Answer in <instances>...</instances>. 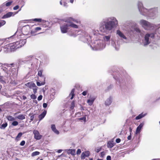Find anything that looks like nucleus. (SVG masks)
I'll use <instances>...</instances> for the list:
<instances>
[{
	"label": "nucleus",
	"instance_id": "f257e3e1",
	"mask_svg": "<svg viewBox=\"0 0 160 160\" xmlns=\"http://www.w3.org/2000/svg\"><path fill=\"white\" fill-rule=\"evenodd\" d=\"M118 21L114 17L106 18L100 22L99 30L102 32L107 34L114 27L118 25Z\"/></svg>",
	"mask_w": 160,
	"mask_h": 160
},
{
	"label": "nucleus",
	"instance_id": "f03ea898",
	"mask_svg": "<svg viewBox=\"0 0 160 160\" xmlns=\"http://www.w3.org/2000/svg\"><path fill=\"white\" fill-rule=\"evenodd\" d=\"M26 42V39H22L19 41L8 44H5L3 47L5 52H12L16 50L17 48H21L23 46Z\"/></svg>",
	"mask_w": 160,
	"mask_h": 160
},
{
	"label": "nucleus",
	"instance_id": "7ed1b4c3",
	"mask_svg": "<svg viewBox=\"0 0 160 160\" xmlns=\"http://www.w3.org/2000/svg\"><path fill=\"white\" fill-rule=\"evenodd\" d=\"M70 21H73L77 24L80 23V22L79 21L75 19L72 18H70V20L66 22L60 26L61 30L62 33H64L67 32L68 30L69 29V27L74 28H78V25L75 24Z\"/></svg>",
	"mask_w": 160,
	"mask_h": 160
},
{
	"label": "nucleus",
	"instance_id": "20e7f679",
	"mask_svg": "<svg viewBox=\"0 0 160 160\" xmlns=\"http://www.w3.org/2000/svg\"><path fill=\"white\" fill-rule=\"evenodd\" d=\"M138 10L140 13L144 16H148L150 17L153 18L157 13V8L151 9L149 10L143 8L142 3L138 2Z\"/></svg>",
	"mask_w": 160,
	"mask_h": 160
},
{
	"label": "nucleus",
	"instance_id": "39448f33",
	"mask_svg": "<svg viewBox=\"0 0 160 160\" xmlns=\"http://www.w3.org/2000/svg\"><path fill=\"white\" fill-rule=\"evenodd\" d=\"M1 66V69L3 72L6 73L5 76L8 77L10 75H13L16 73V70L14 68H11L10 66H7L4 67L2 66L1 64H0Z\"/></svg>",
	"mask_w": 160,
	"mask_h": 160
},
{
	"label": "nucleus",
	"instance_id": "423d86ee",
	"mask_svg": "<svg viewBox=\"0 0 160 160\" xmlns=\"http://www.w3.org/2000/svg\"><path fill=\"white\" fill-rule=\"evenodd\" d=\"M139 23L143 28L147 30H152L156 27V25L151 24L144 20H140L139 22Z\"/></svg>",
	"mask_w": 160,
	"mask_h": 160
},
{
	"label": "nucleus",
	"instance_id": "0eeeda50",
	"mask_svg": "<svg viewBox=\"0 0 160 160\" xmlns=\"http://www.w3.org/2000/svg\"><path fill=\"white\" fill-rule=\"evenodd\" d=\"M102 41L100 40H97L94 41L91 47L93 50H100L104 48L105 44L102 43Z\"/></svg>",
	"mask_w": 160,
	"mask_h": 160
},
{
	"label": "nucleus",
	"instance_id": "6e6552de",
	"mask_svg": "<svg viewBox=\"0 0 160 160\" xmlns=\"http://www.w3.org/2000/svg\"><path fill=\"white\" fill-rule=\"evenodd\" d=\"M154 34L153 33L150 34L147 33L145 35L144 37V40L143 41L144 46H146L149 44L151 42L150 38H154Z\"/></svg>",
	"mask_w": 160,
	"mask_h": 160
},
{
	"label": "nucleus",
	"instance_id": "1a4fd4ad",
	"mask_svg": "<svg viewBox=\"0 0 160 160\" xmlns=\"http://www.w3.org/2000/svg\"><path fill=\"white\" fill-rule=\"evenodd\" d=\"M33 133L34 135V138L36 140L40 139L42 136L40 134L39 132L37 130H34L33 131Z\"/></svg>",
	"mask_w": 160,
	"mask_h": 160
},
{
	"label": "nucleus",
	"instance_id": "9d476101",
	"mask_svg": "<svg viewBox=\"0 0 160 160\" xmlns=\"http://www.w3.org/2000/svg\"><path fill=\"white\" fill-rule=\"evenodd\" d=\"M116 33L121 38L126 40V42L128 43V41L127 39V37L120 30H117Z\"/></svg>",
	"mask_w": 160,
	"mask_h": 160
},
{
	"label": "nucleus",
	"instance_id": "9b49d317",
	"mask_svg": "<svg viewBox=\"0 0 160 160\" xmlns=\"http://www.w3.org/2000/svg\"><path fill=\"white\" fill-rule=\"evenodd\" d=\"M30 29V27L29 25H27L24 26L22 28V32L24 34H27L29 32Z\"/></svg>",
	"mask_w": 160,
	"mask_h": 160
},
{
	"label": "nucleus",
	"instance_id": "f8f14e48",
	"mask_svg": "<svg viewBox=\"0 0 160 160\" xmlns=\"http://www.w3.org/2000/svg\"><path fill=\"white\" fill-rule=\"evenodd\" d=\"M17 12H9L4 15L2 17V18L5 19L6 18H9L12 16H14L15 14L17 13Z\"/></svg>",
	"mask_w": 160,
	"mask_h": 160
},
{
	"label": "nucleus",
	"instance_id": "ddd939ff",
	"mask_svg": "<svg viewBox=\"0 0 160 160\" xmlns=\"http://www.w3.org/2000/svg\"><path fill=\"white\" fill-rule=\"evenodd\" d=\"M96 97L95 96H90L89 99L87 101V102L90 106L92 105L95 100Z\"/></svg>",
	"mask_w": 160,
	"mask_h": 160
},
{
	"label": "nucleus",
	"instance_id": "4468645a",
	"mask_svg": "<svg viewBox=\"0 0 160 160\" xmlns=\"http://www.w3.org/2000/svg\"><path fill=\"white\" fill-rule=\"evenodd\" d=\"M90 152L88 151H86L82 153L81 158L82 159H84L85 157H88L89 156Z\"/></svg>",
	"mask_w": 160,
	"mask_h": 160
},
{
	"label": "nucleus",
	"instance_id": "2eb2a0df",
	"mask_svg": "<svg viewBox=\"0 0 160 160\" xmlns=\"http://www.w3.org/2000/svg\"><path fill=\"white\" fill-rule=\"evenodd\" d=\"M26 86L28 87L29 88L31 89L35 87V84L32 82H28L25 84Z\"/></svg>",
	"mask_w": 160,
	"mask_h": 160
},
{
	"label": "nucleus",
	"instance_id": "dca6fc26",
	"mask_svg": "<svg viewBox=\"0 0 160 160\" xmlns=\"http://www.w3.org/2000/svg\"><path fill=\"white\" fill-rule=\"evenodd\" d=\"M51 128L52 130L56 134L58 135L59 133V132L56 128L55 125L52 124L51 126Z\"/></svg>",
	"mask_w": 160,
	"mask_h": 160
},
{
	"label": "nucleus",
	"instance_id": "f3484780",
	"mask_svg": "<svg viewBox=\"0 0 160 160\" xmlns=\"http://www.w3.org/2000/svg\"><path fill=\"white\" fill-rule=\"evenodd\" d=\"M143 125L144 123H141L139 124L137 128L136 131V134L139 133L140 132L143 126Z\"/></svg>",
	"mask_w": 160,
	"mask_h": 160
},
{
	"label": "nucleus",
	"instance_id": "a211bd4d",
	"mask_svg": "<svg viewBox=\"0 0 160 160\" xmlns=\"http://www.w3.org/2000/svg\"><path fill=\"white\" fill-rule=\"evenodd\" d=\"M112 98L110 97L108 98L105 101V104L106 106H109L112 103Z\"/></svg>",
	"mask_w": 160,
	"mask_h": 160
},
{
	"label": "nucleus",
	"instance_id": "6ab92c4d",
	"mask_svg": "<svg viewBox=\"0 0 160 160\" xmlns=\"http://www.w3.org/2000/svg\"><path fill=\"white\" fill-rule=\"evenodd\" d=\"M47 113L46 111H44L41 114L38 116V118L39 119V121L41 120L45 116Z\"/></svg>",
	"mask_w": 160,
	"mask_h": 160
},
{
	"label": "nucleus",
	"instance_id": "aec40b11",
	"mask_svg": "<svg viewBox=\"0 0 160 160\" xmlns=\"http://www.w3.org/2000/svg\"><path fill=\"white\" fill-rule=\"evenodd\" d=\"M147 114V113L144 114L143 113H142L139 114L138 116H137L135 118V119L137 120L140 119L145 116Z\"/></svg>",
	"mask_w": 160,
	"mask_h": 160
},
{
	"label": "nucleus",
	"instance_id": "412c9836",
	"mask_svg": "<svg viewBox=\"0 0 160 160\" xmlns=\"http://www.w3.org/2000/svg\"><path fill=\"white\" fill-rule=\"evenodd\" d=\"M6 42L5 41H1L0 42V52L3 48V50L4 51V49L3 48V47L4 45H5Z\"/></svg>",
	"mask_w": 160,
	"mask_h": 160
},
{
	"label": "nucleus",
	"instance_id": "4be33fe9",
	"mask_svg": "<svg viewBox=\"0 0 160 160\" xmlns=\"http://www.w3.org/2000/svg\"><path fill=\"white\" fill-rule=\"evenodd\" d=\"M111 35L105 36L103 37V38L105 42H108L109 41L111 38Z\"/></svg>",
	"mask_w": 160,
	"mask_h": 160
},
{
	"label": "nucleus",
	"instance_id": "5701e85b",
	"mask_svg": "<svg viewBox=\"0 0 160 160\" xmlns=\"http://www.w3.org/2000/svg\"><path fill=\"white\" fill-rule=\"evenodd\" d=\"M114 145V143L113 142L109 141L107 143L108 147L111 148Z\"/></svg>",
	"mask_w": 160,
	"mask_h": 160
},
{
	"label": "nucleus",
	"instance_id": "b1692460",
	"mask_svg": "<svg viewBox=\"0 0 160 160\" xmlns=\"http://www.w3.org/2000/svg\"><path fill=\"white\" fill-rule=\"evenodd\" d=\"M16 118L20 120H22L25 119V115L23 114H20Z\"/></svg>",
	"mask_w": 160,
	"mask_h": 160
},
{
	"label": "nucleus",
	"instance_id": "393cba45",
	"mask_svg": "<svg viewBox=\"0 0 160 160\" xmlns=\"http://www.w3.org/2000/svg\"><path fill=\"white\" fill-rule=\"evenodd\" d=\"M44 78V82H42L40 83L39 82H37V84L38 86H40L42 85H44L45 84V78L43 77Z\"/></svg>",
	"mask_w": 160,
	"mask_h": 160
},
{
	"label": "nucleus",
	"instance_id": "a878e982",
	"mask_svg": "<svg viewBox=\"0 0 160 160\" xmlns=\"http://www.w3.org/2000/svg\"><path fill=\"white\" fill-rule=\"evenodd\" d=\"M7 118L8 121H13L15 120V118L11 116H8L7 117Z\"/></svg>",
	"mask_w": 160,
	"mask_h": 160
},
{
	"label": "nucleus",
	"instance_id": "bb28decb",
	"mask_svg": "<svg viewBox=\"0 0 160 160\" xmlns=\"http://www.w3.org/2000/svg\"><path fill=\"white\" fill-rule=\"evenodd\" d=\"M74 89H73L71 91V93L69 95L70 96H71V97L70 98L71 99H72L73 98L74 95Z\"/></svg>",
	"mask_w": 160,
	"mask_h": 160
},
{
	"label": "nucleus",
	"instance_id": "cd10ccee",
	"mask_svg": "<svg viewBox=\"0 0 160 160\" xmlns=\"http://www.w3.org/2000/svg\"><path fill=\"white\" fill-rule=\"evenodd\" d=\"M40 152L38 151H35L33 152L32 154V157L35 156H36L39 155Z\"/></svg>",
	"mask_w": 160,
	"mask_h": 160
},
{
	"label": "nucleus",
	"instance_id": "c85d7f7f",
	"mask_svg": "<svg viewBox=\"0 0 160 160\" xmlns=\"http://www.w3.org/2000/svg\"><path fill=\"white\" fill-rule=\"evenodd\" d=\"M83 38H85V40H84V42L87 41L89 42V41L90 40L89 39L90 38V36H88V35H87L86 37H83Z\"/></svg>",
	"mask_w": 160,
	"mask_h": 160
},
{
	"label": "nucleus",
	"instance_id": "c756f323",
	"mask_svg": "<svg viewBox=\"0 0 160 160\" xmlns=\"http://www.w3.org/2000/svg\"><path fill=\"white\" fill-rule=\"evenodd\" d=\"M38 88L35 85V87H34L32 89H33V92L34 94H36L37 92V90Z\"/></svg>",
	"mask_w": 160,
	"mask_h": 160
},
{
	"label": "nucleus",
	"instance_id": "7c9ffc66",
	"mask_svg": "<svg viewBox=\"0 0 160 160\" xmlns=\"http://www.w3.org/2000/svg\"><path fill=\"white\" fill-rule=\"evenodd\" d=\"M22 132H19L16 137V139L18 140V139L22 136Z\"/></svg>",
	"mask_w": 160,
	"mask_h": 160
},
{
	"label": "nucleus",
	"instance_id": "2f4dec72",
	"mask_svg": "<svg viewBox=\"0 0 160 160\" xmlns=\"http://www.w3.org/2000/svg\"><path fill=\"white\" fill-rule=\"evenodd\" d=\"M8 125V124L6 122L5 123H3L2 124L1 127V128L4 129Z\"/></svg>",
	"mask_w": 160,
	"mask_h": 160
},
{
	"label": "nucleus",
	"instance_id": "473e14b6",
	"mask_svg": "<svg viewBox=\"0 0 160 160\" xmlns=\"http://www.w3.org/2000/svg\"><path fill=\"white\" fill-rule=\"evenodd\" d=\"M42 72L43 70H42L39 71L38 73V75L40 77H43V76L42 75Z\"/></svg>",
	"mask_w": 160,
	"mask_h": 160
},
{
	"label": "nucleus",
	"instance_id": "72a5a7b5",
	"mask_svg": "<svg viewBox=\"0 0 160 160\" xmlns=\"http://www.w3.org/2000/svg\"><path fill=\"white\" fill-rule=\"evenodd\" d=\"M6 23V22L4 20H2L0 22V27L4 25Z\"/></svg>",
	"mask_w": 160,
	"mask_h": 160
},
{
	"label": "nucleus",
	"instance_id": "f704fd0d",
	"mask_svg": "<svg viewBox=\"0 0 160 160\" xmlns=\"http://www.w3.org/2000/svg\"><path fill=\"white\" fill-rule=\"evenodd\" d=\"M29 116L30 117V119L31 121H33L34 118V116L32 114V113H30L29 114Z\"/></svg>",
	"mask_w": 160,
	"mask_h": 160
},
{
	"label": "nucleus",
	"instance_id": "c9c22d12",
	"mask_svg": "<svg viewBox=\"0 0 160 160\" xmlns=\"http://www.w3.org/2000/svg\"><path fill=\"white\" fill-rule=\"evenodd\" d=\"M18 124V123L17 121H14L12 123V125L13 126H16Z\"/></svg>",
	"mask_w": 160,
	"mask_h": 160
},
{
	"label": "nucleus",
	"instance_id": "e433bc0d",
	"mask_svg": "<svg viewBox=\"0 0 160 160\" xmlns=\"http://www.w3.org/2000/svg\"><path fill=\"white\" fill-rule=\"evenodd\" d=\"M101 148L100 147H98L95 148V151L97 152H98L99 151H101Z\"/></svg>",
	"mask_w": 160,
	"mask_h": 160
},
{
	"label": "nucleus",
	"instance_id": "4c0bfd02",
	"mask_svg": "<svg viewBox=\"0 0 160 160\" xmlns=\"http://www.w3.org/2000/svg\"><path fill=\"white\" fill-rule=\"evenodd\" d=\"M33 21L35 22H41L42 19L40 18H35L33 19Z\"/></svg>",
	"mask_w": 160,
	"mask_h": 160
},
{
	"label": "nucleus",
	"instance_id": "58836bf2",
	"mask_svg": "<svg viewBox=\"0 0 160 160\" xmlns=\"http://www.w3.org/2000/svg\"><path fill=\"white\" fill-rule=\"evenodd\" d=\"M12 2V1L8 2L6 3L5 5L7 7L11 5Z\"/></svg>",
	"mask_w": 160,
	"mask_h": 160
},
{
	"label": "nucleus",
	"instance_id": "ea45409f",
	"mask_svg": "<svg viewBox=\"0 0 160 160\" xmlns=\"http://www.w3.org/2000/svg\"><path fill=\"white\" fill-rule=\"evenodd\" d=\"M4 79H3V78L2 77H0V82H6V78H4Z\"/></svg>",
	"mask_w": 160,
	"mask_h": 160
},
{
	"label": "nucleus",
	"instance_id": "a19ab883",
	"mask_svg": "<svg viewBox=\"0 0 160 160\" xmlns=\"http://www.w3.org/2000/svg\"><path fill=\"white\" fill-rule=\"evenodd\" d=\"M30 97H31V98L32 99H35L36 98H37L35 94H32L31 95Z\"/></svg>",
	"mask_w": 160,
	"mask_h": 160
},
{
	"label": "nucleus",
	"instance_id": "79ce46f5",
	"mask_svg": "<svg viewBox=\"0 0 160 160\" xmlns=\"http://www.w3.org/2000/svg\"><path fill=\"white\" fill-rule=\"evenodd\" d=\"M86 118L85 117H84L79 118V120H82L84 122L86 121Z\"/></svg>",
	"mask_w": 160,
	"mask_h": 160
},
{
	"label": "nucleus",
	"instance_id": "37998d69",
	"mask_svg": "<svg viewBox=\"0 0 160 160\" xmlns=\"http://www.w3.org/2000/svg\"><path fill=\"white\" fill-rule=\"evenodd\" d=\"M70 153L72 155H74L75 152V150H70Z\"/></svg>",
	"mask_w": 160,
	"mask_h": 160
},
{
	"label": "nucleus",
	"instance_id": "c03bdc74",
	"mask_svg": "<svg viewBox=\"0 0 160 160\" xmlns=\"http://www.w3.org/2000/svg\"><path fill=\"white\" fill-rule=\"evenodd\" d=\"M75 103L74 101L72 102L71 103V108L72 109H73L74 107Z\"/></svg>",
	"mask_w": 160,
	"mask_h": 160
},
{
	"label": "nucleus",
	"instance_id": "a18cd8bd",
	"mask_svg": "<svg viewBox=\"0 0 160 160\" xmlns=\"http://www.w3.org/2000/svg\"><path fill=\"white\" fill-rule=\"evenodd\" d=\"M25 141L24 140H23L20 142V145L21 146H23L25 145Z\"/></svg>",
	"mask_w": 160,
	"mask_h": 160
},
{
	"label": "nucleus",
	"instance_id": "49530a36",
	"mask_svg": "<svg viewBox=\"0 0 160 160\" xmlns=\"http://www.w3.org/2000/svg\"><path fill=\"white\" fill-rule=\"evenodd\" d=\"M42 95L39 96L38 98V101H40L42 99Z\"/></svg>",
	"mask_w": 160,
	"mask_h": 160
},
{
	"label": "nucleus",
	"instance_id": "de8ad7c7",
	"mask_svg": "<svg viewBox=\"0 0 160 160\" xmlns=\"http://www.w3.org/2000/svg\"><path fill=\"white\" fill-rule=\"evenodd\" d=\"M87 92H88V91H83L82 92V94L83 95L85 96L87 95Z\"/></svg>",
	"mask_w": 160,
	"mask_h": 160
},
{
	"label": "nucleus",
	"instance_id": "09e8293b",
	"mask_svg": "<svg viewBox=\"0 0 160 160\" xmlns=\"http://www.w3.org/2000/svg\"><path fill=\"white\" fill-rule=\"evenodd\" d=\"M81 152V151L80 149H78L77 150V154H80V153Z\"/></svg>",
	"mask_w": 160,
	"mask_h": 160
},
{
	"label": "nucleus",
	"instance_id": "8fccbe9b",
	"mask_svg": "<svg viewBox=\"0 0 160 160\" xmlns=\"http://www.w3.org/2000/svg\"><path fill=\"white\" fill-rule=\"evenodd\" d=\"M19 8V6L18 5H17L13 8V9L14 10H17Z\"/></svg>",
	"mask_w": 160,
	"mask_h": 160
},
{
	"label": "nucleus",
	"instance_id": "3c124183",
	"mask_svg": "<svg viewBox=\"0 0 160 160\" xmlns=\"http://www.w3.org/2000/svg\"><path fill=\"white\" fill-rule=\"evenodd\" d=\"M98 31H92V33H93V34L94 35H97V34L98 33Z\"/></svg>",
	"mask_w": 160,
	"mask_h": 160
},
{
	"label": "nucleus",
	"instance_id": "603ef678",
	"mask_svg": "<svg viewBox=\"0 0 160 160\" xmlns=\"http://www.w3.org/2000/svg\"><path fill=\"white\" fill-rule=\"evenodd\" d=\"M62 6L66 8L68 6L67 3L65 2H64Z\"/></svg>",
	"mask_w": 160,
	"mask_h": 160
},
{
	"label": "nucleus",
	"instance_id": "864d4df0",
	"mask_svg": "<svg viewBox=\"0 0 160 160\" xmlns=\"http://www.w3.org/2000/svg\"><path fill=\"white\" fill-rule=\"evenodd\" d=\"M121 141V139L120 138H117L116 140V142L117 143H119Z\"/></svg>",
	"mask_w": 160,
	"mask_h": 160
},
{
	"label": "nucleus",
	"instance_id": "5fc2aeb1",
	"mask_svg": "<svg viewBox=\"0 0 160 160\" xmlns=\"http://www.w3.org/2000/svg\"><path fill=\"white\" fill-rule=\"evenodd\" d=\"M41 29V28L40 27H37L35 29V30L37 31H38V30H40Z\"/></svg>",
	"mask_w": 160,
	"mask_h": 160
},
{
	"label": "nucleus",
	"instance_id": "6e6d98bb",
	"mask_svg": "<svg viewBox=\"0 0 160 160\" xmlns=\"http://www.w3.org/2000/svg\"><path fill=\"white\" fill-rule=\"evenodd\" d=\"M107 160H111V157L110 156H108L107 157Z\"/></svg>",
	"mask_w": 160,
	"mask_h": 160
},
{
	"label": "nucleus",
	"instance_id": "4d7b16f0",
	"mask_svg": "<svg viewBox=\"0 0 160 160\" xmlns=\"http://www.w3.org/2000/svg\"><path fill=\"white\" fill-rule=\"evenodd\" d=\"M47 106V104L46 103H43V107L44 108H46Z\"/></svg>",
	"mask_w": 160,
	"mask_h": 160
},
{
	"label": "nucleus",
	"instance_id": "13d9d810",
	"mask_svg": "<svg viewBox=\"0 0 160 160\" xmlns=\"http://www.w3.org/2000/svg\"><path fill=\"white\" fill-rule=\"evenodd\" d=\"M22 98L24 100H25L26 98H27L25 96H22Z\"/></svg>",
	"mask_w": 160,
	"mask_h": 160
},
{
	"label": "nucleus",
	"instance_id": "bf43d9fd",
	"mask_svg": "<svg viewBox=\"0 0 160 160\" xmlns=\"http://www.w3.org/2000/svg\"><path fill=\"white\" fill-rule=\"evenodd\" d=\"M62 149H59V150H58L57 152L58 153H61L62 151Z\"/></svg>",
	"mask_w": 160,
	"mask_h": 160
},
{
	"label": "nucleus",
	"instance_id": "052dcab7",
	"mask_svg": "<svg viewBox=\"0 0 160 160\" xmlns=\"http://www.w3.org/2000/svg\"><path fill=\"white\" fill-rule=\"evenodd\" d=\"M136 31L137 32H140V30L138 28L136 29Z\"/></svg>",
	"mask_w": 160,
	"mask_h": 160
},
{
	"label": "nucleus",
	"instance_id": "680f3d73",
	"mask_svg": "<svg viewBox=\"0 0 160 160\" xmlns=\"http://www.w3.org/2000/svg\"><path fill=\"white\" fill-rule=\"evenodd\" d=\"M131 136L130 135L129 136H128V140H130L131 139Z\"/></svg>",
	"mask_w": 160,
	"mask_h": 160
},
{
	"label": "nucleus",
	"instance_id": "e2e57ef3",
	"mask_svg": "<svg viewBox=\"0 0 160 160\" xmlns=\"http://www.w3.org/2000/svg\"><path fill=\"white\" fill-rule=\"evenodd\" d=\"M74 0H70L69 2L70 3H73L74 2Z\"/></svg>",
	"mask_w": 160,
	"mask_h": 160
},
{
	"label": "nucleus",
	"instance_id": "0e129e2a",
	"mask_svg": "<svg viewBox=\"0 0 160 160\" xmlns=\"http://www.w3.org/2000/svg\"><path fill=\"white\" fill-rule=\"evenodd\" d=\"M104 154H105V152H102L101 153V156H103V155H104Z\"/></svg>",
	"mask_w": 160,
	"mask_h": 160
},
{
	"label": "nucleus",
	"instance_id": "69168bd1",
	"mask_svg": "<svg viewBox=\"0 0 160 160\" xmlns=\"http://www.w3.org/2000/svg\"><path fill=\"white\" fill-rule=\"evenodd\" d=\"M15 35H14V36H11V37H9V38H8V39H11V38H13V37H14V36H15Z\"/></svg>",
	"mask_w": 160,
	"mask_h": 160
},
{
	"label": "nucleus",
	"instance_id": "338daca9",
	"mask_svg": "<svg viewBox=\"0 0 160 160\" xmlns=\"http://www.w3.org/2000/svg\"><path fill=\"white\" fill-rule=\"evenodd\" d=\"M60 4L61 5H63V4L62 2V0H61L60 2Z\"/></svg>",
	"mask_w": 160,
	"mask_h": 160
},
{
	"label": "nucleus",
	"instance_id": "774afa93",
	"mask_svg": "<svg viewBox=\"0 0 160 160\" xmlns=\"http://www.w3.org/2000/svg\"><path fill=\"white\" fill-rule=\"evenodd\" d=\"M2 11H3V10L2 9H0V13H1V12H2Z\"/></svg>",
	"mask_w": 160,
	"mask_h": 160
}]
</instances>
